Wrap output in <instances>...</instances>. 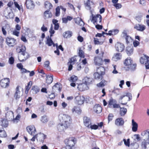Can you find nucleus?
I'll return each instance as SVG.
<instances>
[{
    "mask_svg": "<svg viewBox=\"0 0 149 149\" xmlns=\"http://www.w3.org/2000/svg\"><path fill=\"white\" fill-rule=\"evenodd\" d=\"M16 50L17 52L21 54V55L18 56V59L20 61H24L29 57V54L26 52V48L25 46H18Z\"/></svg>",
    "mask_w": 149,
    "mask_h": 149,
    "instance_id": "obj_1",
    "label": "nucleus"
},
{
    "mask_svg": "<svg viewBox=\"0 0 149 149\" xmlns=\"http://www.w3.org/2000/svg\"><path fill=\"white\" fill-rule=\"evenodd\" d=\"M59 119L60 122L69 126L72 122V119L71 117L66 114H60L59 116Z\"/></svg>",
    "mask_w": 149,
    "mask_h": 149,
    "instance_id": "obj_2",
    "label": "nucleus"
},
{
    "mask_svg": "<svg viewBox=\"0 0 149 149\" xmlns=\"http://www.w3.org/2000/svg\"><path fill=\"white\" fill-rule=\"evenodd\" d=\"M104 68L102 67H100L97 69V72L94 74V78L97 79H102V76L104 74Z\"/></svg>",
    "mask_w": 149,
    "mask_h": 149,
    "instance_id": "obj_3",
    "label": "nucleus"
},
{
    "mask_svg": "<svg viewBox=\"0 0 149 149\" xmlns=\"http://www.w3.org/2000/svg\"><path fill=\"white\" fill-rule=\"evenodd\" d=\"M92 15L90 17V20L94 25L97 24L98 22L101 23L102 21V17L100 14L94 15L91 13Z\"/></svg>",
    "mask_w": 149,
    "mask_h": 149,
    "instance_id": "obj_4",
    "label": "nucleus"
},
{
    "mask_svg": "<svg viewBox=\"0 0 149 149\" xmlns=\"http://www.w3.org/2000/svg\"><path fill=\"white\" fill-rule=\"evenodd\" d=\"M117 102L116 100L111 98L109 101L108 106L110 108H120L119 104H117Z\"/></svg>",
    "mask_w": 149,
    "mask_h": 149,
    "instance_id": "obj_5",
    "label": "nucleus"
},
{
    "mask_svg": "<svg viewBox=\"0 0 149 149\" xmlns=\"http://www.w3.org/2000/svg\"><path fill=\"white\" fill-rule=\"evenodd\" d=\"M6 42V44L10 47H13L16 44V39L11 37H7Z\"/></svg>",
    "mask_w": 149,
    "mask_h": 149,
    "instance_id": "obj_6",
    "label": "nucleus"
},
{
    "mask_svg": "<svg viewBox=\"0 0 149 149\" xmlns=\"http://www.w3.org/2000/svg\"><path fill=\"white\" fill-rule=\"evenodd\" d=\"M140 61L141 63H145L146 69H149V57L144 55L141 57Z\"/></svg>",
    "mask_w": 149,
    "mask_h": 149,
    "instance_id": "obj_7",
    "label": "nucleus"
},
{
    "mask_svg": "<svg viewBox=\"0 0 149 149\" xmlns=\"http://www.w3.org/2000/svg\"><path fill=\"white\" fill-rule=\"evenodd\" d=\"M85 99V98L83 96L79 95L75 97L74 102L78 105H81L84 103Z\"/></svg>",
    "mask_w": 149,
    "mask_h": 149,
    "instance_id": "obj_8",
    "label": "nucleus"
},
{
    "mask_svg": "<svg viewBox=\"0 0 149 149\" xmlns=\"http://www.w3.org/2000/svg\"><path fill=\"white\" fill-rule=\"evenodd\" d=\"M9 82L10 80L9 78H4L1 80L0 84L2 87L6 88L9 86Z\"/></svg>",
    "mask_w": 149,
    "mask_h": 149,
    "instance_id": "obj_9",
    "label": "nucleus"
},
{
    "mask_svg": "<svg viewBox=\"0 0 149 149\" xmlns=\"http://www.w3.org/2000/svg\"><path fill=\"white\" fill-rule=\"evenodd\" d=\"M123 37L125 38L126 42L127 44H129L132 42V39L131 37L127 34V31H124L122 33Z\"/></svg>",
    "mask_w": 149,
    "mask_h": 149,
    "instance_id": "obj_10",
    "label": "nucleus"
},
{
    "mask_svg": "<svg viewBox=\"0 0 149 149\" xmlns=\"http://www.w3.org/2000/svg\"><path fill=\"white\" fill-rule=\"evenodd\" d=\"M115 47L117 51L121 52L124 50L125 46L122 43L117 42L116 44Z\"/></svg>",
    "mask_w": 149,
    "mask_h": 149,
    "instance_id": "obj_11",
    "label": "nucleus"
},
{
    "mask_svg": "<svg viewBox=\"0 0 149 149\" xmlns=\"http://www.w3.org/2000/svg\"><path fill=\"white\" fill-rule=\"evenodd\" d=\"M26 129L28 133L31 135L34 136L35 133L36 132L35 127L33 125L27 126Z\"/></svg>",
    "mask_w": 149,
    "mask_h": 149,
    "instance_id": "obj_12",
    "label": "nucleus"
},
{
    "mask_svg": "<svg viewBox=\"0 0 149 149\" xmlns=\"http://www.w3.org/2000/svg\"><path fill=\"white\" fill-rule=\"evenodd\" d=\"M134 29L140 31H143L146 29V26L141 24H136L134 26Z\"/></svg>",
    "mask_w": 149,
    "mask_h": 149,
    "instance_id": "obj_13",
    "label": "nucleus"
},
{
    "mask_svg": "<svg viewBox=\"0 0 149 149\" xmlns=\"http://www.w3.org/2000/svg\"><path fill=\"white\" fill-rule=\"evenodd\" d=\"M83 83L86 85L93 84L94 82L93 79L91 78L85 77L83 79Z\"/></svg>",
    "mask_w": 149,
    "mask_h": 149,
    "instance_id": "obj_14",
    "label": "nucleus"
},
{
    "mask_svg": "<svg viewBox=\"0 0 149 149\" xmlns=\"http://www.w3.org/2000/svg\"><path fill=\"white\" fill-rule=\"evenodd\" d=\"M46 136H47L44 134L40 133L36 135V139L38 141L43 142Z\"/></svg>",
    "mask_w": 149,
    "mask_h": 149,
    "instance_id": "obj_15",
    "label": "nucleus"
},
{
    "mask_svg": "<svg viewBox=\"0 0 149 149\" xmlns=\"http://www.w3.org/2000/svg\"><path fill=\"white\" fill-rule=\"evenodd\" d=\"M64 142L66 145L73 146L74 144V138L71 137L69 139H66L65 140Z\"/></svg>",
    "mask_w": 149,
    "mask_h": 149,
    "instance_id": "obj_16",
    "label": "nucleus"
},
{
    "mask_svg": "<svg viewBox=\"0 0 149 149\" xmlns=\"http://www.w3.org/2000/svg\"><path fill=\"white\" fill-rule=\"evenodd\" d=\"M69 126L65 124H64L63 123L59 124L57 127L58 130L60 132H62L64 131V130Z\"/></svg>",
    "mask_w": 149,
    "mask_h": 149,
    "instance_id": "obj_17",
    "label": "nucleus"
},
{
    "mask_svg": "<svg viewBox=\"0 0 149 149\" xmlns=\"http://www.w3.org/2000/svg\"><path fill=\"white\" fill-rule=\"evenodd\" d=\"M77 88L80 91H83L88 90L89 88L88 86L84 83L78 84Z\"/></svg>",
    "mask_w": 149,
    "mask_h": 149,
    "instance_id": "obj_18",
    "label": "nucleus"
},
{
    "mask_svg": "<svg viewBox=\"0 0 149 149\" xmlns=\"http://www.w3.org/2000/svg\"><path fill=\"white\" fill-rule=\"evenodd\" d=\"M94 63L96 65H102L103 63L102 58L99 56L96 57L95 58Z\"/></svg>",
    "mask_w": 149,
    "mask_h": 149,
    "instance_id": "obj_19",
    "label": "nucleus"
},
{
    "mask_svg": "<svg viewBox=\"0 0 149 149\" xmlns=\"http://www.w3.org/2000/svg\"><path fill=\"white\" fill-rule=\"evenodd\" d=\"M61 85L59 83H57L53 87V91L54 92L57 91L60 92L61 91Z\"/></svg>",
    "mask_w": 149,
    "mask_h": 149,
    "instance_id": "obj_20",
    "label": "nucleus"
},
{
    "mask_svg": "<svg viewBox=\"0 0 149 149\" xmlns=\"http://www.w3.org/2000/svg\"><path fill=\"white\" fill-rule=\"evenodd\" d=\"M26 4V7L28 9H33L34 7V4L33 1L31 0H27Z\"/></svg>",
    "mask_w": 149,
    "mask_h": 149,
    "instance_id": "obj_21",
    "label": "nucleus"
},
{
    "mask_svg": "<svg viewBox=\"0 0 149 149\" xmlns=\"http://www.w3.org/2000/svg\"><path fill=\"white\" fill-rule=\"evenodd\" d=\"M84 123L85 125L88 128L91 124V121L90 118L86 116L84 117Z\"/></svg>",
    "mask_w": 149,
    "mask_h": 149,
    "instance_id": "obj_22",
    "label": "nucleus"
},
{
    "mask_svg": "<svg viewBox=\"0 0 149 149\" xmlns=\"http://www.w3.org/2000/svg\"><path fill=\"white\" fill-rule=\"evenodd\" d=\"M124 123V121L122 118L116 119L115 121V124L117 126H123Z\"/></svg>",
    "mask_w": 149,
    "mask_h": 149,
    "instance_id": "obj_23",
    "label": "nucleus"
},
{
    "mask_svg": "<svg viewBox=\"0 0 149 149\" xmlns=\"http://www.w3.org/2000/svg\"><path fill=\"white\" fill-rule=\"evenodd\" d=\"M125 97H128V101H130L132 99V94L131 93H125L124 95H121L119 97V100H122L123 98Z\"/></svg>",
    "mask_w": 149,
    "mask_h": 149,
    "instance_id": "obj_24",
    "label": "nucleus"
},
{
    "mask_svg": "<svg viewBox=\"0 0 149 149\" xmlns=\"http://www.w3.org/2000/svg\"><path fill=\"white\" fill-rule=\"evenodd\" d=\"M126 53L128 56H130L133 54V48L132 46H128L127 47L126 49Z\"/></svg>",
    "mask_w": 149,
    "mask_h": 149,
    "instance_id": "obj_25",
    "label": "nucleus"
},
{
    "mask_svg": "<svg viewBox=\"0 0 149 149\" xmlns=\"http://www.w3.org/2000/svg\"><path fill=\"white\" fill-rule=\"evenodd\" d=\"M94 111L97 113H101L102 111V108L99 104L95 105L93 108Z\"/></svg>",
    "mask_w": 149,
    "mask_h": 149,
    "instance_id": "obj_26",
    "label": "nucleus"
},
{
    "mask_svg": "<svg viewBox=\"0 0 149 149\" xmlns=\"http://www.w3.org/2000/svg\"><path fill=\"white\" fill-rule=\"evenodd\" d=\"M53 81V75H48L46 76V82L48 84H51Z\"/></svg>",
    "mask_w": 149,
    "mask_h": 149,
    "instance_id": "obj_27",
    "label": "nucleus"
},
{
    "mask_svg": "<svg viewBox=\"0 0 149 149\" xmlns=\"http://www.w3.org/2000/svg\"><path fill=\"white\" fill-rule=\"evenodd\" d=\"M132 130L133 132H136L137 130L138 124L134 121L133 119L132 120Z\"/></svg>",
    "mask_w": 149,
    "mask_h": 149,
    "instance_id": "obj_28",
    "label": "nucleus"
},
{
    "mask_svg": "<svg viewBox=\"0 0 149 149\" xmlns=\"http://www.w3.org/2000/svg\"><path fill=\"white\" fill-rule=\"evenodd\" d=\"M19 86H17L16 88V92L14 95V97L16 100L19 99L20 97V91L19 90Z\"/></svg>",
    "mask_w": 149,
    "mask_h": 149,
    "instance_id": "obj_29",
    "label": "nucleus"
},
{
    "mask_svg": "<svg viewBox=\"0 0 149 149\" xmlns=\"http://www.w3.org/2000/svg\"><path fill=\"white\" fill-rule=\"evenodd\" d=\"M141 147L142 149H149V143L144 141L142 142Z\"/></svg>",
    "mask_w": 149,
    "mask_h": 149,
    "instance_id": "obj_30",
    "label": "nucleus"
},
{
    "mask_svg": "<svg viewBox=\"0 0 149 149\" xmlns=\"http://www.w3.org/2000/svg\"><path fill=\"white\" fill-rule=\"evenodd\" d=\"M46 43V44H47L49 46H51L53 45V47H54L55 46V44L51 38H50L49 37L47 38V40Z\"/></svg>",
    "mask_w": 149,
    "mask_h": 149,
    "instance_id": "obj_31",
    "label": "nucleus"
},
{
    "mask_svg": "<svg viewBox=\"0 0 149 149\" xmlns=\"http://www.w3.org/2000/svg\"><path fill=\"white\" fill-rule=\"evenodd\" d=\"M45 19L49 18L52 17V15L49 10L45 11L44 13Z\"/></svg>",
    "mask_w": 149,
    "mask_h": 149,
    "instance_id": "obj_32",
    "label": "nucleus"
},
{
    "mask_svg": "<svg viewBox=\"0 0 149 149\" xmlns=\"http://www.w3.org/2000/svg\"><path fill=\"white\" fill-rule=\"evenodd\" d=\"M75 23L81 26H83L84 25V22L80 18L78 17L75 19Z\"/></svg>",
    "mask_w": 149,
    "mask_h": 149,
    "instance_id": "obj_33",
    "label": "nucleus"
},
{
    "mask_svg": "<svg viewBox=\"0 0 149 149\" xmlns=\"http://www.w3.org/2000/svg\"><path fill=\"white\" fill-rule=\"evenodd\" d=\"M132 63V61L130 57L126 58L124 62V64L126 66H129Z\"/></svg>",
    "mask_w": 149,
    "mask_h": 149,
    "instance_id": "obj_34",
    "label": "nucleus"
},
{
    "mask_svg": "<svg viewBox=\"0 0 149 149\" xmlns=\"http://www.w3.org/2000/svg\"><path fill=\"white\" fill-rule=\"evenodd\" d=\"M120 114L121 116H124L126 113L127 109L124 107H120Z\"/></svg>",
    "mask_w": 149,
    "mask_h": 149,
    "instance_id": "obj_35",
    "label": "nucleus"
},
{
    "mask_svg": "<svg viewBox=\"0 0 149 149\" xmlns=\"http://www.w3.org/2000/svg\"><path fill=\"white\" fill-rule=\"evenodd\" d=\"M6 117L10 119H12V117H14L13 113L11 111H8L6 114Z\"/></svg>",
    "mask_w": 149,
    "mask_h": 149,
    "instance_id": "obj_36",
    "label": "nucleus"
},
{
    "mask_svg": "<svg viewBox=\"0 0 149 149\" xmlns=\"http://www.w3.org/2000/svg\"><path fill=\"white\" fill-rule=\"evenodd\" d=\"M122 57V55L121 54L117 53L115 54L113 57V60L115 61L119 60L121 59Z\"/></svg>",
    "mask_w": 149,
    "mask_h": 149,
    "instance_id": "obj_37",
    "label": "nucleus"
},
{
    "mask_svg": "<svg viewBox=\"0 0 149 149\" xmlns=\"http://www.w3.org/2000/svg\"><path fill=\"white\" fill-rule=\"evenodd\" d=\"M72 32L67 31L63 33V36L64 38H70L72 36Z\"/></svg>",
    "mask_w": 149,
    "mask_h": 149,
    "instance_id": "obj_38",
    "label": "nucleus"
},
{
    "mask_svg": "<svg viewBox=\"0 0 149 149\" xmlns=\"http://www.w3.org/2000/svg\"><path fill=\"white\" fill-rule=\"evenodd\" d=\"M45 8L48 10H50L52 7L51 3L48 1H46L45 2Z\"/></svg>",
    "mask_w": 149,
    "mask_h": 149,
    "instance_id": "obj_39",
    "label": "nucleus"
},
{
    "mask_svg": "<svg viewBox=\"0 0 149 149\" xmlns=\"http://www.w3.org/2000/svg\"><path fill=\"white\" fill-rule=\"evenodd\" d=\"M1 126L3 127H7L8 125V121L5 119H3L1 120Z\"/></svg>",
    "mask_w": 149,
    "mask_h": 149,
    "instance_id": "obj_40",
    "label": "nucleus"
},
{
    "mask_svg": "<svg viewBox=\"0 0 149 149\" xmlns=\"http://www.w3.org/2000/svg\"><path fill=\"white\" fill-rule=\"evenodd\" d=\"M72 110L73 113L75 112L77 113H80L81 111V110L80 108L77 107H74Z\"/></svg>",
    "mask_w": 149,
    "mask_h": 149,
    "instance_id": "obj_41",
    "label": "nucleus"
},
{
    "mask_svg": "<svg viewBox=\"0 0 149 149\" xmlns=\"http://www.w3.org/2000/svg\"><path fill=\"white\" fill-rule=\"evenodd\" d=\"M77 79L78 77L77 76L73 75L68 79V80L70 82H75L77 81Z\"/></svg>",
    "mask_w": 149,
    "mask_h": 149,
    "instance_id": "obj_42",
    "label": "nucleus"
},
{
    "mask_svg": "<svg viewBox=\"0 0 149 149\" xmlns=\"http://www.w3.org/2000/svg\"><path fill=\"white\" fill-rule=\"evenodd\" d=\"M77 56H75L74 57H72L70 59L68 62V63H71L72 64H74L75 62L77 61Z\"/></svg>",
    "mask_w": 149,
    "mask_h": 149,
    "instance_id": "obj_43",
    "label": "nucleus"
},
{
    "mask_svg": "<svg viewBox=\"0 0 149 149\" xmlns=\"http://www.w3.org/2000/svg\"><path fill=\"white\" fill-rule=\"evenodd\" d=\"M40 120L43 123H46L48 121V119L47 117L45 115L42 116Z\"/></svg>",
    "mask_w": 149,
    "mask_h": 149,
    "instance_id": "obj_44",
    "label": "nucleus"
},
{
    "mask_svg": "<svg viewBox=\"0 0 149 149\" xmlns=\"http://www.w3.org/2000/svg\"><path fill=\"white\" fill-rule=\"evenodd\" d=\"M106 82L105 80H103L100 83L97 84V85L98 87H103L106 84Z\"/></svg>",
    "mask_w": 149,
    "mask_h": 149,
    "instance_id": "obj_45",
    "label": "nucleus"
},
{
    "mask_svg": "<svg viewBox=\"0 0 149 149\" xmlns=\"http://www.w3.org/2000/svg\"><path fill=\"white\" fill-rule=\"evenodd\" d=\"M136 65V64H132L129 66L128 67L129 70L131 71L135 70Z\"/></svg>",
    "mask_w": 149,
    "mask_h": 149,
    "instance_id": "obj_46",
    "label": "nucleus"
},
{
    "mask_svg": "<svg viewBox=\"0 0 149 149\" xmlns=\"http://www.w3.org/2000/svg\"><path fill=\"white\" fill-rule=\"evenodd\" d=\"M7 136L6 132L3 129V130H0V137H5Z\"/></svg>",
    "mask_w": 149,
    "mask_h": 149,
    "instance_id": "obj_47",
    "label": "nucleus"
},
{
    "mask_svg": "<svg viewBox=\"0 0 149 149\" xmlns=\"http://www.w3.org/2000/svg\"><path fill=\"white\" fill-rule=\"evenodd\" d=\"M49 61H46L44 63V66L48 70H50V68L49 65Z\"/></svg>",
    "mask_w": 149,
    "mask_h": 149,
    "instance_id": "obj_48",
    "label": "nucleus"
},
{
    "mask_svg": "<svg viewBox=\"0 0 149 149\" xmlns=\"http://www.w3.org/2000/svg\"><path fill=\"white\" fill-rule=\"evenodd\" d=\"M78 54L79 56L81 58H84L85 57L84 52L80 48H79Z\"/></svg>",
    "mask_w": 149,
    "mask_h": 149,
    "instance_id": "obj_49",
    "label": "nucleus"
},
{
    "mask_svg": "<svg viewBox=\"0 0 149 149\" xmlns=\"http://www.w3.org/2000/svg\"><path fill=\"white\" fill-rule=\"evenodd\" d=\"M85 5L86 8L88 10H90L91 9L90 5V2L87 1L86 3H85Z\"/></svg>",
    "mask_w": 149,
    "mask_h": 149,
    "instance_id": "obj_50",
    "label": "nucleus"
},
{
    "mask_svg": "<svg viewBox=\"0 0 149 149\" xmlns=\"http://www.w3.org/2000/svg\"><path fill=\"white\" fill-rule=\"evenodd\" d=\"M98 126L96 125H90L88 127V128H91L92 130H96L98 129Z\"/></svg>",
    "mask_w": 149,
    "mask_h": 149,
    "instance_id": "obj_51",
    "label": "nucleus"
},
{
    "mask_svg": "<svg viewBox=\"0 0 149 149\" xmlns=\"http://www.w3.org/2000/svg\"><path fill=\"white\" fill-rule=\"evenodd\" d=\"M142 134L143 136L148 137L147 139H149V131H145L143 132Z\"/></svg>",
    "mask_w": 149,
    "mask_h": 149,
    "instance_id": "obj_52",
    "label": "nucleus"
},
{
    "mask_svg": "<svg viewBox=\"0 0 149 149\" xmlns=\"http://www.w3.org/2000/svg\"><path fill=\"white\" fill-rule=\"evenodd\" d=\"M60 8L59 6H58L56 9L55 15L57 16H58L60 15Z\"/></svg>",
    "mask_w": 149,
    "mask_h": 149,
    "instance_id": "obj_53",
    "label": "nucleus"
},
{
    "mask_svg": "<svg viewBox=\"0 0 149 149\" xmlns=\"http://www.w3.org/2000/svg\"><path fill=\"white\" fill-rule=\"evenodd\" d=\"M49 32L50 34V37H51L53 36V35L55 32L53 30V25L52 24L51 26V27L49 30Z\"/></svg>",
    "mask_w": 149,
    "mask_h": 149,
    "instance_id": "obj_54",
    "label": "nucleus"
},
{
    "mask_svg": "<svg viewBox=\"0 0 149 149\" xmlns=\"http://www.w3.org/2000/svg\"><path fill=\"white\" fill-rule=\"evenodd\" d=\"M32 90L34 91L36 93L39 92L40 90L37 86H33L32 87Z\"/></svg>",
    "mask_w": 149,
    "mask_h": 149,
    "instance_id": "obj_55",
    "label": "nucleus"
},
{
    "mask_svg": "<svg viewBox=\"0 0 149 149\" xmlns=\"http://www.w3.org/2000/svg\"><path fill=\"white\" fill-rule=\"evenodd\" d=\"M123 141L124 142V143L125 145L128 147L130 146V139H127V141H126V140L125 139H123Z\"/></svg>",
    "mask_w": 149,
    "mask_h": 149,
    "instance_id": "obj_56",
    "label": "nucleus"
},
{
    "mask_svg": "<svg viewBox=\"0 0 149 149\" xmlns=\"http://www.w3.org/2000/svg\"><path fill=\"white\" fill-rule=\"evenodd\" d=\"M32 84V82L31 81H30L28 84L26 86V90L28 91L31 88V84Z\"/></svg>",
    "mask_w": 149,
    "mask_h": 149,
    "instance_id": "obj_57",
    "label": "nucleus"
},
{
    "mask_svg": "<svg viewBox=\"0 0 149 149\" xmlns=\"http://www.w3.org/2000/svg\"><path fill=\"white\" fill-rule=\"evenodd\" d=\"M6 29V26L2 27V31L3 34L4 36H6L7 34Z\"/></svg>",
    "mask_w": 149,
    "mask_h": 149,
    "instance_id": "obj_58",
    "label": "nucleus"
},
{
    "mask_svg": "<svg viewBox=\"0 0 149 149\" xmlns=\"http://www.w3.org/2000/svg\"><path fill=\"white\" fill-rule=\"evenodd\" d=\"M142 16L141 15H139L136 17V19L137 21L140 22L141 21L142 19Z\"/></svg>",
    "mask_w": 149,
    "mask_h": 149,
    "instance_id": "obj_59",
    "label": "nucleus"
},
{
    "mask_svg": "<svg viewBox=\"0 0 149 149\" xmlns=\"http://www.w3.org/2000/svg\"><path fill=\"white\" fill-rule=\"evenodd\" d=\"M123 99V102H124V103H123V101H121V102H120V103L123 105L126 104L127 103V102L128 101L127 98L125 97Z\"/></svg>",
    "mask_w": 149,
    "mask_h": 149,
    "instance_id": "obj_60",
    "label": "nucleus"
},
{
    "mask_svg": "<svg viewBox=\"0 0 149 149\" xmlns=\"http://www.w3.org/2000/svg\"><path fill=\"white\" fill-rule=\"evenodd\" d=\"M14 59L13 57H11L9 58L8 60L9 63L11 65H12L14 63Z\"/></svg>",
    "mask_w": 149,
    "mask_h": 149,
    "instance_id": "obj_61",
    "label": "nucleus"
},
{
    "mask_svg": "<svg viewBox=\"0 0 149 149\" xmlns=\"http://www.w3.org/2000/svg\"><path fill=\"white\" fill-rule=\"evenodd\" d=\"M113 6L116 8V9H117L121 8L122 7L121 4L119 3L114 4Z\"/></svg>",
    "mask_w": 149,
    "mask_h": 149,
    "instance_id": "obj_62",
    "label": "nucleus"
},
{
    "mask_svg": "<svg viewBox=\"0 0 149 149\" xmlns=\"http://www.w3.org/2000/svg\"><path fill=\"white\" fill-rule=\"evenodd\" d=\"M19 32L17 31L16 30H14L13 32V34L17 36H19Z\"/></svg>",
    "mask_w": 149,
    "mask_h": 149,
    "instance_id": "obj_63",
    "label": "nucleus"
},
{
    "mask_svg": "<svg viewBox=\"0 0 149 149\" xmlns=\"http://www.w3.org/2000/svg\"><path fill=\"white\" fill-rule=\"evenodd\" d=\"M112 35H115L118 33L119 32V30L117 29H113L112 30Z\"/></svg>",
    "mask_w": 149,
    "mask_h": 149,
    "instance_id": "obj_64",
    "label": "nucleus"
}]
</instances>
